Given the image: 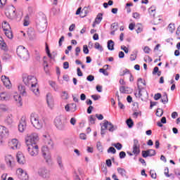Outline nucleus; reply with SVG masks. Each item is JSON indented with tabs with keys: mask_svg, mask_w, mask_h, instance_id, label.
<instances>
[{
	"mask_svg": "<svg viewBox=\"0 0 180 180\" xmlns=\"http://www.w3.org/2000/svg\"><path fill=\"white\" fill-rule=\"evenodd\" d=\"M22 82H24L25 85L30 88V90L33 92V94H34V95H36V96H39V95H40L39 87L37 86V79L36 77L29 75L27 77H23Z\"/></svg>",
	"mask_w": 180,
	"mask_h": 180,
	"instance_id": "nucleus-1",
	"label": "nucleus"
},
{
	"mask_svg": "<svg viewBox=\"0 0 180 180\" xmlns=\"http://www.w3.org/2000/svg\"><path fill=\"white\" fill-rule=\"evenodd\" d=\"M16 53L18 57H20L21 60H23V61H27V60H29L30 58L29 51H27V49H26V48H25L23 46H18L17 48Z\"/></svg>",
	"mask_w": 180,
	"mask_h": 180,
	"instance_id": "nucleus-2",
	"label": "nucleus"
},
{
	"mask_svg": "<svg viewBox=\"0 0 180 180\" xmlns=\"http://www.w3.org/2000/svg\"><path fill=\"white\" fill-rule=\"evenodd\" d=\"M30 120L32 124L34 126V127H35V129H40L41 127H43L44 121L40 119L37 115L34 113L31 114Z\"/></svg>",
	"mask_w": 180,
	"mask_h": 180,
	"instance_id": "nucleus-3",
	"label": "nucleus"
},
{
	"mask_svg": "<svg viewBox=\"0 0 180 180\" xmlns=\"http://www.w3.org/2000/svg\"><path fill=\"white\" fill-rule=\"evenodd\" d=\"M38 141L39 134H37V133H32L25 138L27 146H37Z\"/></svg>",
	"mask_w": 180,
	"mask_h": 180,
	"instance_id": "nucleus-4",
	"label": "nucleus"
},
{
	"mask_svg": "<svg viewBox=\"0 0 180 180\" xmlns=\"http://www.w3.org/2000/svg\"><path fill=\"white\" fill-rule=\"evenodd\" d=\"M54 124L56 129H58V130H60L61 131L67 129V127L65 125V122L63 120L62 116H58L56 117V119L54 120Z\"/></svg>",
	"mask_w": 180,
	"mask_h": 180,
	"instance_id": "nucleus-5",
	"label": "nucleus"
},
{
	"mask_svg": "<svg viewBox=\"0 0 180 180\" xmlns=\"http://www.w3.org/2000/svg\"><path fill=\"white\" fill-rule=\"evenodd\" d=\"M50 150H51V148H49L47 147V146H42L41 148L42 156L44 157V160H46V162H50L51 160V154L50 153Z\"/></svg>",
	"mask_w": 180,
	"mask_h": 180,
	"instance_id": "nucleus-6",
	"label": "nucleus"
},
{
	"mask_svg": "<svg viewBox=\"0 0 180 180\" xmlns=\"http://www.w3.org/2000/svg\"><path fill=\"white\" fill-rule=\"evenodd\" d=\"M28 146L27 151L31 157H36L39 155V146L27 145Z\"/></svg>",
	"mask_w": 180,
	"mask_h": 180,
	"instance_id": "nucleus-7",
	"label": "nucleus"
},
{
	"mask_svg": "<svg viewBox=\"0 0 180 180\" xmlns=\"http://www.w3.org/2000/svg\"><path fill=\"white\" fill-rule=\"evenodd\" d=\"M17 176L18 179L20 180H27L29 179V175L26 171L23 170L22 168H19L16 171Z\"/></svg>",
	"mask_w": 180,
	"mask_h": 180,
	"instance_id": "nucleus-8",
	"label": "nucleus"
},
{
	"mask_svg": "<svg viewBox=\"0 0 180 180\" xmlns=\"http://www.w3.org/2000/svg\"><path fill=\"white\" fill-rule=\"evenodd\" d=\"M39 175L41 176V178H45L46 179H49L51 176L50 170L47 169L46 167H41L39 169Z\"/></svg>",
	"mask_w": 180,
	"mask_h": 180,
	"instance_id": "nucleus-9",
	"label": "nucleus"
},
{
	"mask_svg": "<svg viewBox=\"0 0 180 180\" xmlns=\"http://www.w3.org/2000/svg\"><path fill=\"white\" fill-rule=\"evenodd\" d=\"M16 9L15 7H11L8 10L6 11V16L8 18L11 19V20H13V19L16 18Z\"/></svg>",
	"mask_w": 180,
	"mask_h": 180,
	"instance_id": "nucleus-10",
	"label": "nucleus"
},
{
	"mask_svg": "<svg viewBox=\"0 0 180 180\" xmlns=\"http://www.w3.org/2000/svg\"><path fill=\"white\" fill-rule=\"evenodd\" d=\"M103 126L104 129H105L106 130H108V131H111V132L115 131V130H116V129H117V127H115L113 125V124H112V122H110L108 120L104 121Z\"/></svg>",
	"mask_w": 180,
	"mask_h": 180,
	"instance_id": "nucleus-11",
	"label": "nucleus"
},
{
	"mask_svg": "<svg viewBox=\"0 0 180 180\" xmlns=\"http://www.w3.org/2000/svg\"><path fill=\"white\" fill-rule=\"evenodd\" d=\"M44 141L48 148H51V150L54 148V143L51 140V137L49 135H44Z\"/></svg>",
	"mask_w": 180,
	"mask_h": 180,
	"instance_id": "nucleus-12",
	"label": "nucleus"
},
{
	"mask_svg": "<svg viewBox=\"0 0 180 180\" xmlns=\"http://www.w3.org/2000/svg\"><path fill=\"white\" fill-rule=\"evenodd\" d=\"M10 148H12V150H19L20 148V143H19V141L16 139H12L9 142Z\"/></svg>",
	"mask_w": 180,
	"mask_h": 180,
	"instance_id": "nucleus-13",
	"label": "nucleus"
},
{
	"mask_svg": "<svg viewBox=\"0 0 180 180\" xmlns=\"http://www.w3.org/2000/svg\"><path fill=\"white\" fill-rule=\"evenodd\" d=\"M133 153L134 155H139L140 154V143L137 139L134 140Z\"/></svg>",
	"mask_w": 180,
	"mask_h": 180,
	"instance_id": "nucleus-14",
	"label": "nucleus"
},
{
	"mask_svg": "<svg viewBox=\"0 0 180 180\" xmlns=\"http://www.w3.org/2000/svg\"><path fill=\"white\" fill-rule=\"evenodd\" d=\"M18 130L20 133H23L26 130V118L22 117L18 124Z\"/></svg>",
	"mask_w": 180,
	"mask_h": 180,
	"instance_id": "nucleus-15",
	"label": "nucleus"
},
{
	"mask_svg": "<svg viewBox=\"0 0 180 180\" xmlns=\"http://www.w3.org/2000/svg\"><path fill=\"white\" fill-rule=\"evenodd\" d=\"M1 81L7 89L12 88V84L11 83V80H9V77L1 76Z\"/></svg>",
	"mask_w": 180,
	"mask_h": 180,
	"instance_id": "nucleus-16",
	"label": "nucleus"
},
{
	"mask_svg": "<svg viewBox=\"0 0 180 180\" xmlns=\"http://www.w3.org/2000/svg\"><path fill=\"white\" fill-rule=\"evenodd\" d=\"M46 102L48 104L49 108H53L54 106V98H53V96L50 93H49L46 95Z\"/></svg>",
	"mask_w": 180,
	"mask_h": 180,
	"instance_id": "nucleus-17",
	"label": "nucleus"
},
{
	"mask_svg": "<svg viewBox=\"0 0 180 180\" xmlns=\"http://www.w3.org/2000/svg\"><path fill=\"white\" fill-rule=\"evenodd\" d=\"M16 158L18 164H20L21 165H23V164L26 162V160H25V155H23L22 152H18L17 153Z\"/></svg>",
	"mask_w": 180,
	"mask_h": 180,
	"instance_id": "nucleus-18",
	"label": "nucleus"
},
{
	"mask_svg": "<svg viewBox=\"0 0 180 180\" xmlns=\"http://www.w3.org/2000/svg\"><path fill=\"white\" fill-rule=\"evenodd\" d=\"M5 161L8 167H12V162H13V157L12 155H6L5 156Z\"/></svg>",
	"mask_w": 180,
	"mask_h": 180,
	"instance_id": "nucleus-19",
	"label": "nucleus"
},
{
	"mask_svg": "<svg viewBox=\"0 0 180 180\" xmlns=\"http://www.w3.org/2000/svg\"><path fill=\"white\" fill-rule=\"evenodd\" d=\"M117 171L118 174H120V175L122 176V178H129V176H127V172L126 171V169L122 167H117Z\"/></svg>",
	"mask_w": 180,
	"mask_h": 180,
	"instance_id": "nucleus-20",
	"label": "nucleus"
},
{
	"mask_svg": "<svg viewBox=\"0 0 180 180\" xmlns=\"http://www.w3.org/2000/svg\"><path fill=\"white\" fill-rule=\"evenodd\" d=\"M8 133H9V131L5 127L0 125L1 137H5V136H8Z\"/></svg>",
	"mask_w": 180,
	"mask_h": 180,
	"instance_id": "nucleus-21",
	"label": "nucleus"
},
{
	"mask_svg": "<svg viewBox=\"0 0 180 180\" xmlns=\"http://www.w3.org/2000/svg\"><path fill=\"white\" fill-rule=\"evenodd\" d=\"M126 74H129V81L131 82H133L134 81V78L133 77V75H131V73H130V71H129V70L125 69L124 70H123L122 73L120 74V76L123 77V75H126Z\"/></svg>",
	"mask_w": 180,
	"mask_h": 180,
	"instance_id": "nucleus-22",
	"label": "nucleus"
},
{
	"mask_svg": "<svg viewBox=\"0 0 180 180\" xmlns=\"http://www.w3.org/2000/svg\"><path fill=\"white\" fill-rule=\"evenodd\" d=\"M13 99L15 101V102H17V103H18L19 106H22V97L20 96V95L15 94L13 96Z\"/></svg>",
	"mask_w": 180,
	"mask_h": 180,
	"instance_id": "nucleus-23",
	"label": "nucleus"
},
{
	"mask_svg": "<svg viewBox=\"0 0 180 180\" xmlns=\"http://www.w3.org/2000/svg\"><path fill=\"white\" fill-rule=\"evenodd\" d=\"M5 123L8 126H11V124H12V123H13V117L12 116V115H10L6 117V118L5 120Z\"/></svg>",
	"mask_w": 180,
	"mask_h": 180,
	"instance_id": "nucleus-24",
	"label": "nucleus"
},
{
	"mask_svg": "<svg viewBox=\"0 0 180 180\" xmlns=\"http://www.w3.org/2000/svg\"><path fill=\"white\" fill-rule=\"evenodd\" d=\"M0 48L1 49V50H4V51H6V50H8L6 43H5L2 37H0Z\"/></svg>",
	"mask_w": 180,
	"mask_h": 180,
	"instance_id": "nucleus-25",
	"label": "nucleus"
},
{
	"mask_svg": "<svg viewBox=\"0 0 180 180\" xmlns=\"http://www.w3.org/2000/svg\"><path fill=\"white\" fill-rule=\"evenodd\" d=\"M9 99V94L6 92L0 93V101H8Z\"/></svg>",
	"mask_w": 180,
	"mask_h": 180,
	"instance_id": "nucleus-26",
	"label": "nucleus"
},
{
	"mask_svg": "<svg viewBox=\"0 0 180 180\" xmlns=\"http://www.w3.org/2000/svg\"><path fill=\"white\" fill-rule=\"evenodd\" d=\"M4 34L8 37V39H13V34L12 33V29L10 28V30H6L4 31Z\"/></svg>",
	"mask_w": 180,
	"mask_h": 180,
	"instance_id": "nucleus-27",
	"label": "nucleus"
},
{
	"mask_svg": "<svg viewBox=\"0 0 180 180\" xmlns=\"http://www.w3.org/2000/svg\"><path fill=\"white\" fill-rule=\"evenodd\" d=\"M18 90L20 91L22 96H26V88L25 87V86L20 84L18 86Z\"/></svg>",
	"mask_w": 180,
	"mask_h": 180,
	"instance_id": "nucleus-28",
	"label": "nucleus"
},
{
	"mask_svg": "<svg viewBox=\"0 0 180 180\" xmlns=\"http://www.w3.org/2000/svg\"><path fill=\"white\" fill-rule=\"evenodd\" d=\"M108 50H110V51H112V50H115V42L110 39L108 41Z\"/></svg>",
	"mask_w": 180,
	"mask_h": 180,
	"instance_id": "nucleus-29",
	"label": "nucleus"
},
{
	"mask_svg": "<svg viewBox=\"0 0 180 180\" xmlns=\"http://www.w3.org/2000/svg\"><path fill=\"white\" fill-rule=\"evenodd\" d=\"M37 27L40 33H43L46 30V24L42 25L41 23H38Z\"/></svg>",
	"mask_w": 180,
	"mask_h": 180,
	"instance_id": "nucleus-30",
	"label": "nucleus"
},
{
	"mask_svg": "<svg viewBox=\"0 0 180 180\" xmlns=\"http://www.w3.org/2000/svg\"><path fill=\"white\" fill-rule=\"evenodd\" d=\"M2 29L4 30V32H5L6 30H11V25H9V23L6 21H4L2 23Z\"/></svg>",
	"mask_w": 180,
	"mask_h": 180,
	"instance_id": "nucleus-31",
	"label": "nucleus"
},
{
	"mask_svg": "<svg viewBox=\"0 0 180 180\" xmlns=\"http://www.w3.org/2000/svg\"><path fill=\"white\" fill-rule=\"evenodd\" d=\"M57 162H58L60 169H61L63 171V169H64V165H63V158L61 157H58Z\"/></svg>",
	"mask_w": 180,
	"mask_h": 180,
	"instance_id": "nucleus-32",
	"label": "nucleus"
},
{
	"mask_svg": "<svg viewBox=\"0 0 180 180\" xmlns=\"http://www.w3.org/2000/svg\"><path fill=\"white\" fill-rule=\"evenodd\" d=\"M160 102H162V103H164V105L168 103V94H167V93H165L163 94V96L161 98Z\"/></svg>",
	"mask_w": 180,
	"mask_h": 180,
	"instance_id": "nucleus-33",
	"label": "nucleus"
},
{
	"mask_svg": "<svg viewBox=\"0 0 180 180\" xmlns=\"http://www.w3.org/2000/svg\"><path fill=\"white\" fill-rule=\"evenodd\" d=\"M103 15L102 13H98L94 20L95 23H96V25H99V23H101V22H102V19H103Z\"/></svg>",
	"mask_w": 180,
	"mask_h": 180,
	"instance_id": "nucleus-34",
	"label": "nucleus"
},
{
	"mask_svg": "<svg viewBox=\"0 0 180 180\" xmlns=\"http://www.w3.org/2000/svg\"><path fill=\"white\" fill-rule=\"evenodd\" d=\"M155 11H156V8L155 6H151L150 8H148V12L150 16H153V18L155 16Z\"/></svg>",
	"mask_w": 180,
	"mask_h": 180,
	"instance_id": "nucleus-35",
	"label": "nucleus"
},
{
	"mask_svg": "<svg viewBox=\"0 0 180 180\" xmlns=\"http://www.w3.org/2000/svg\"><path fill=\"white\" fill-rule=\"evenodd\" d=\"M167 29H168V30L170 33H174V32H175V24L174 23H170L168 25Z\"/></svg>",
	"mask_w": 180,
	"mask_h": 180,
	"instance_id": "nucleus-36",
	"label": "nucleus"
},
{
	"mask_svg": "<svg viewBox=\"0 0 180 180\" xmlns=\"http://www.w3.org/2000/svg\"><path fill=\"white\" fill-rule=\"evenodd\" d=\"M160 68H158V67H155L153 71V75H158V77H160L161 76V71L159 70Z\"/></svg>",
	"mask_w": 180,
	"mask_h": 180,
	"instance_id": "nucleus-37",
	"label": "nucleus"
},
{
	"mask_svg": "<svg viewBox=\"0 0 180 180\" xmlns=\"http://www.w3.org/2000/svg\"><path fill=\"white\" fill-rule=\"evenodd\" d=\"M129 87L122 86L120 88V92H121V94H129Z\"/></svg>",
	"mask_w": 180,
	"mask_h": 180,
	"instance_id": "nucleus-38",
	"label": "nucleus"
},
{
	"mask_svg": "<svg viewBox=\"0 0 180 180\" xmlns=\"http://www.w3.org/2000/svg\"><path fill=\"white\" fill-rule=\"evenodd\" d=\"M137 51H134L133 53L131 54L129 58L131 61H134L137 58Z\"/></svg>",
	"mask_w": 180,
	"mask_h": 180,
	"instance_id": "nucleus-39",
	"label": "nucleus"
},
{
	"mask_svg": "<svg viewBox=\"0 0 180 180\" xmlns=\"http://www.w3.org/2000/svg\"><path fill=\"white\" fill-rule=\"evenodd\" d=\"M11 56L8 53H5L2 56L3 61H8V60H11Z\"/></svg>",
	"mask_w": 180,
	"mask_h": 180,
	"instance_id": "nucleus-40",
	"label": "nucleus"
},
{
	"mask_svg": "<svg viewBox=\"0 0 180 180\" xmlns=\"http://www.w3.org/2000/svg\"><path fill=\"white\" fill-rule=\"evenodd\" d=\"M126 123L129 129H131V127H133V125L134 124V123L133 122V120H131V118L127 120Z\"/></svg>",
	"mask_w": 180,
	"mask_h": 180,
	"instance_id": "nucleus-41",
	"label": "nucleus"
},
{
	"mask_svg": "<svg viewBox=\"0 0 180 180\" xmlns=\"http://www.w3.org/2000/svg\"><path fill=\"white\" fill-rule=\"evenodd\" d=\"M155 150L154 149H149L148 150V157H154L155 155Z\"/></svg>",
	"mask_w": 180,
	"mask_h": 180,
	"instance_id": "nucleus-42",
	"label": "nucleus"
},
{
	"mask_svg": "<svg viewBox=\"0 0 180 180\" xmlns=\"http://www.w3.org/2000/svg\"><path fill=\"white\" fill-rule=\"evenodd\" d=\"M162 115H164V110L161 108H158L156 111V116H158V117H161Z\"/></svg>",
	"mask_w": 180,
	"mask_h": 180,
	"instance_id": "nucleus-43",
	"label": "nucleus"
},
{
	"mask_svg": "<svg viewBox=\"0 0 180 180\" xmlns=\"http://www.w3.org/2000/svg\"><path fill=\"white\" fill-rule=\"evenodd\" d=\"M70 108V112H75L77 110V104L75 103H70L69 104Z\"/></svg>",
	"mask_w": 180,
	"mask_h": 180,
	"instance_id": "nucleus-44",
	"label": "nucleus"
},
{
	"mask_svg": "<svg viewBox=\"0 0 180 180\" xmlns=\"http://www.w3.org/2000/svg\"><path fill=\"white\" fill-rule=\"evenodd\" d=\"M94 48L96 49V50H99L100 51H103V48H102L98 42L95 43Z\"/></svg>",
	"mask_w": 180,
	"mask_h": 180,
	"instance_id": "nucleus-45",
	"label": "nucleus"
},
{
	"mask_svg": "<svg viewBox=\"0 0 180 180\" xmlns=\"http://www.w3.org/2000/svg\"><path fill=\"white\" fill-rule=\"evenodd\" d=\"M0 109L2 112H6L9 108H8V105L5 104H0Z\"/></svg>",
	"mask_w": 180,
	"mask_h": 180,
	"instance_id": "nucleus-46",
	"label": "nucleus"
},
{
	"mask_svg": "<svg viewBox=\"0 0 180 180\" xmlns=\"http://www.w3.org/2000/svg\"><path fill=\"white\" fill-rule=\"evenodd\" d=\"M96 147L97 150H98L100 153H102V151H103V147L102 146V143H101V142H97Z\"/></svg>",
	"mask_w": 180,
	"mask_h": 180,
	"instance_id": "nucleus-47",
	"label": "nucleus"
},
{
	"mask_svg": "<svg viewBox=\"0 0 180 180\" xmlns=\"http://www.w3.org/2000/svg\"><path fill=\"white\" fill-rule=\"evenodd\" d=\"M113 146L115 147V148H117V150H122L123 145H122V143H114Z\"/></svg>",
	"mask_w": 180,
	"mask_h": 180,
	"instance_id": "nucleus-48",
	"label": "nucleus"
},
{
	"mask_svg": "<svg viewBox=\"0 0 180 180\" xmlns=\"http://www.w3.org/2000/svg\"><path fill=\"white\" fill-rule=\"evenodd\" d=\"M107 153H112V154H116V149L114 147H110L108 150Z\"/></svg>",
	"mask_w": 180,
	"mask_h": 180,
	"instance_id": "nucleus-49",
	"label": "nucleus"
},
{
	"mask_svg": "<svg viewBox=\"0 0 180 180\" xmlns=\"http://www.w3.org/2000/svg\"><path fill=\"white\" fill-rule=\"evenodd\" d=\"M46 51L48 55V57H49V58H53V56H51V53H50V49H49V45H47V44H46Z\"/></svg>",
	"mask_w": 180,
	"mask_h": 180,
	"instance_id": "nucleus-50",
	"label": "nucleus"
},
{
	"mask_svg": "<svg viewBox=\"0 0 180 180\" xmlns=\"http://www.w3.org/2000/svg\"><path fill=\"white\" fill-rule=\"evenodd\" d=\"M117 27H119V24L117 22H114L111 25L112 30H117Z\"/></svg>",
	"mask_w": 180,
	"mask_h": 180,
	"instance_id": "nucleus-51",
	"label": "nucleus"
},
{
	"mask_svg": "<svg viewBox=\"0 0 180 180\" xmlns=\"http://www.w3.org/2000/svg\"><path fill=\"white\" fill-rule=\"evenodd\" d=\"M95 120H96V118L95 117V116L91 115L89 120L91 124H95Z\"/></svg>",
	"mask_w": 180,
	"mask_h": 180,
	"instance_id": "nucleus-52",
	"label": "nucleus"
},
{
	"mask_svg": "<svg viewBox=\"0 0 180 180\" xmlns=\"http://www.w3.org/2000/svg\"><path fill=\"white\" fill-rule=\"evenodd\" d=\"M83 53H84V54H89V49H88L87 45H84L83 46Z\"/></svg>",
	"mask_w": 180,
	"mask_h": 180,
	"instance_id": "nucleus-53",
	"label": "nucleus"
},
{
	"mask_svg": "<svg viewBox=\"0 0 180 180\" xmlns=\"http://www.w3.org/2000/svg\"><path fill=\"white\" fill-rule=\"evenodd\" d=\"M164 174L167 178L171 176V174H169V169H168V167H165Z\"/></svg>",
	"mask_w": 180,
	"mask_h": 180,
	"instance_id": "nucleus-54",
	"label": "nucleus"
},
{
	"mask_svg": "<svg viewBox=\"0 0 180 180\" xmlns=\"http://www.w3.org/2000/svg\"><path fill=\"white\" fill-rule=\"evenodd\" d=\"M150 176L153 179H157V173H155L154 171L150 170Z\"/></svg>",
	"mask_w": 180,
	"mask_h": 180,
	"instance_id": "nucleus-55",
	"label": "nucleus"
},
{
	"mask_svg": "<svg viewBox=\"0 0 180 180\" xmlns=\"http://www.w3.org/2000/svg\"><path fill=\"white\" fill-rule=\"evenodd\" d=\"M120 158L121 160H123V158H126V152H124V151H121V152L120 153Z\"/></svg>",
	"mask_w": 180,
	"mask_h": 180,
	"instance_id": "nucleus-56",
	"label": "nucleus"
},
{
	"mask_svg": "<svg viewBox=\"0 0 180 180\" xmlns=\"http://www.w3.org/2000/svg\"><path fill=\"white\" fill-rule=\"evenodd\" d=\"M87 81H89V82H92L95 79V77L94 75H90L86 77Z\"/></svg>",
	"mask_w": 180,
	"mask_h": 180,
	"instance_id": "nucleus-57",
	"label": "nucleus"
},
{
	"mask_svg": "<svg viewBox=\"0 0 180 180\" xmlns=\"http://www.w3.org/2000/svg\"><path fill=\"white\" fill-rule=\"evenodd\" d=\"M144 61H146V63H151V61H153V58H151V57L148 56H145L144 58Z\"/></svg>",
	"mask_w": 180,
	"mask_h": 180,
	"instance_id": "nucleus-58",
	"label": "nucleus"
},
{
	"mask_svg": "<svg viewBox=\"0 0 180 180\" xmlns=\"http://www.w3.org/2000/svg\"><path fill=\"white\" fill-rule=\"evenodd\" d=\"M142 157H143V158H147V157H148V150H143Z\"/></svg>",
	"mask_w": 180,
	"mask_h": 180,
	"instance_id": "nucleus-59",
	"label": "nucleus"
},
{
	"mask_svg": "<svg viewBox=\"0 0 180 180\" xmlns=\"http://www.w3.org/2000/svg\"><path fill=\"white\" fill-rule=\"evenodd\" d=\"M62 98L65 100L68 99V94L67 93V91H63L62 93Z\"/></svg>",
	"mask_w": 180,
	"mask_h": 180,
	"instance_id": "nucleus-60",
	"label": "nucleus"
},
{
	"mask_svg": "<svg viewBox=\"0 0 180 180\" xmlns=\"http://www.w3.org/2000/svg\"><path fill=\"white\" fill-rule=\"evenodd\" d=\"M29 25V17H25L24 19V26H27Z\"/></svg>",
	"mask_w": 180,
	"mask_h": 180,
	"instance_id": "nucleus-61",
	"label": "nucleus"
},
{
	"mask_svg": "<svg viewBox=\"0 0 180 180\" xmlns=\"http://www.w3.org/2000/svg\"><path fill=\"white\" fill-rule=\"evenodd\" d=\"M160 98H161L160 93H158V94H155V96H154L155 101H158V99H160Z\"/></svg>",
	"mask_w": 180,
	"mask_h": 180,
	"instance_id": "nucleus-62",
	"label": "nucleus"
},
{
	"mask_svg": "<svg viewBox=\"0 0 180 180\" xmlns=\"http://www.w3.org/2000/svg\"><path fill=\"white\" fill-rule=\"evenodd\" d=\"M6 4V0H0V8H4V5Z\"/></svg>",
	"mask_w": 180,
	"mask_h": 180,
	"instance_id": "nucleus-63",
	"label": "nucleus"
},
{
	"mask_svg": "<svg viewBox=\"0 0 180 180\" xmlns=\"http://www.w3.org/2000/svg\"><path fill=\"white\" fill-rule=\"evenodd\" d=\"M133 18H134V19H140V13H133Z\"/></svg>",
	"mask_w": 180,
	"mask_h": 180,
	"instance_id": "nucleus-64",
	"label": "nucleus"
}]
</instances>
